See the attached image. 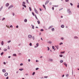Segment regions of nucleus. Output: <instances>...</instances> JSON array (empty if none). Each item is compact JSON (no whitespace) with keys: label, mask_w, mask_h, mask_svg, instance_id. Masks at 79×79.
Wrapping results in <instances>:
<instances>
[{"label":"nucleus","mask_w":79,"mask_h":79,"mask_svg":"<svg viewBox=\"0 0 79 79\" xmlns=\"http://www.w3.org/2000/svg\"><path fill=\"white\" fill-rule=\"evenodd\" d=\"M34 10L35 13H37V14H38V11H37V10H36V9H35V8Z\"/></svg>","instance_id":"obj_1"},{"label":"nucleus","mask_w":79,"mask_h":79,"mask_svg":"<svg viewBox=\"0 0 79 79\" xmlns=\"http://www.w3.org/2000/svg\"><path fill=\"white\" fill-rule=\"evenodd\" d=\"M28 37L29 38H32V35H28Z\"/></svg>","instance_id":"obj_2"},{"label":"nucleus","mask_w":79,"mask_h":79,"mask_svg":"<svg viewBox=\"0 0 79 79\" xmlns=\"http://www.w3.org/2000/svg\"><path fill=\"white\" fill-rule=\"evenodd\" d=\"M8 74V73H6L4 75L5 76H7V75Z\"/></svg>","instance_id":"obj_3"},{"label":"nucleus","mask_w":79,"mask_h":79,"mask_svg":"<svg viewBox=\"0 0 79 79\" xmlns=\"http://www.w3.org/2000/svg\"><path fill=\"white\" fill-rule=\"evenodd\" d=\"M2 72H3L4 73H6V71L5 70V69H3L2 70Z\"/></svg>","instance_id":"obj_4"},{"label":"nucleus","mask_w":79,"mask_h":79,"mask_svg":"<svg viewBox=\"0 0 79 79\" xmlns=\"http://www.w3.org/2000/svg\"><path fill=\"white\" fill-rule=\"evenodd\" d=\"M49 2V1H47L45 3V5H47Z\"/></svg>","instance_id":"obj_5"},{"label":"nucleus","mask_w":79,"mask_h":79,"mask_svg":"<svg viewBox=\"0 0 79 79\" xmlns=\"http://www.w3.org/2000/svg\"><path fill=\"white\" fill-rule=\"evenodd\" d=\"M61 27L62 28H64V25H62L61 26Z\"/></svg>","instance_id":"obj_6"},{"label":"nucleus","mask_w":79,"mask_h":79,"mask_svg":"<svg viewBox=\"0 0 79 79\" xmlns=\"http://www.w3.org/2000/svg\"><path fill=\"white\" fill-rule=\"evenodd\" d=\"M13 7V5H11L9 7V8H11V7Z\"/></svg>","instance_id":"obj_7"},{"label":"nucleus","mask_w":79,"mask_h":79,"mask_svg":"<svg viewBox=\"0 0 79 79\" xmlns=\"http://www.w3.org/2000/svg\"><path fill=\"white\" fill-rule=\"evenodd\" d=\"M51 30L52 31H55V29L54 28H53L51 29Z\"/></svg>","instance_id":"obj_8"},{"label":"nucleus","mask_w":79,"mask_h":79,"mask_svg":"<svg viewBox=\"0 0 79 79\" xmlns=\"http://www.w3.org/2000/svg\"><path fill=\"white\" fill-rule=\"evenodd\" d=\"M64 65H65V66H66V67H67V64H66L65 63H64Z\"/></svg>","instance_id":"obj_9"},{"label":"nucleus","mask_w":79,"mask_h":79,"mask_svg":"<svg viewBox=\"0 0 79 79\" xmlns=\"http://www.w3.org/2000/svg\"><path fill=\"white\" fill-rule=\"evenodd\" d=\"M3 8V6H2L1 8H0V11H1L2 10Z\"/></svg>","instance_id":"obj_10"},{"label":"nucleus","mask_w":79,"mask_h":79,"mask_svg":"<svg viewBox=\"0 0 79 79\" xmlns=\"http://www.w3.org/2000/svg\"><path fill=\"white\" fill-rule=\"evenodd\" d=\"M52 27H53V26H50V27L48 28L49 29H51V28H52Z\"/></svg>","instance_id":"obj_11"},{"label":"nucleus","mask_w":79,"mask_h":79,"mask_svg":"<svg viewBox=\"0 0 79 79\" xmlns=\"http://www.w3.org/2000/svg\"><path fill=\"white\" fill-rule=\"evenodd\" d=\"M22 5H23V6H24L25 8H26V6L25 5L23 4Z\"/></svg>","instance_id":"obj_12"},{"label":"nucleus","mask_w":79,"mask_h":79,"mask_svg":"<svg viewBox=\"0 0 79 79\" xmlns=\"http://www.w3.org/2000/svg\"><path fill=\"white\" fill-rule=\"evenodd\" d=\"M9 5V3H7L6 4V6H8Z\"/></svg>","instance_id":"obj_13"},{"label":"nucleus","mask_w":79,"mask_h":79,"mask_svg":"<svg viewBox=\"0 0 79 79\" xmlns=\"http://www.w3.org/2000/svg\"><path fill=\"white\" fill-rule=\"evenodd\" d=\"M1 44L2 45H3L4 44V43H3V41H2V43H1Z\"/></svg>","instance_id":"obj_14"},{"label":"nucleus","mask_w":79,"mask_h":79,"mask_svg":"<svg viewBox=\"0 0 79 79\" xmlns=\"http://www.w3.org/2000/svg\"><path fill=\"white\" fill-rule=\"evenodd\" d=\"M49 61H53V60L52 59H50Z\"/></svg>","instance_id":"obj_15"},{"label":"nucleus","mask_w":79,"mask_h":79,"mask_svg":"<svg viewBox=\"0 0 79 79\" xmlns=\"http://www.w3.org/2000/svg\"><path fill=\"white\" fill-rule=\"evenodd\" d=\"M60 63H63V60H60Z\"/></svg>","instance_id":"obj_16"},{"label":"nucleus","mask_w":79,"mask_h":79,"mask_svg":"<svg viewBox=\"0 0 79 79\" xmlns=\"http://www.w3.org/2000/svg\"><path fill=\"white\" fill-rule=\"evenodd\" d=\"M37 23L39 24H40V21H39V20L37 21Z\"/></svg>","instance_id":"obj_17"},{"label":"nucleus","mask_w":79,"mask_h":79,"mask_svg":"<svg viewBox=\"0 0 79 79\" xmlns=\"http://www.w3.org/2000/svg\"><path fill=\"white\" fill-rule=\"evenodd\" d=\"M31 26L32 27V29H34V25H32Z\"/></svg>","instance_id":"obj_18"},{"label":"nucleus","mask_w":79,"mask_h":79,"mask_svg":"<svg viewBox=\"0 0 79 79\" xmlns=\"http://www.w3.org/2000/svg\"><path fill=\"white\" fill-rule=\"evenodd\" d=\"M4 51L5 52H6V51H7V49H4Z\"/></svg>","instance_id":"obj_19"},{"label":"nucleus","mask_w":79,"mask_h":79,"mask_svg":"<svg viewBox=\"0 0 79 79\" xmlns=\"http://www.w3.org/2000/svg\"><path fill=\"white\" fill-rule=\"evenodd\" d=\"M32 13L33 16H35V14H34V12H32Z\"/></svg>","instance_id":"obj_20"},{"label":"nucleus","mask_w":79,"mask_h":79,"mask_svg":"<svg viewBox=\"0 0 79 79\" xmlns=\"http://www.w3.org/2000/svg\"><path fill=\"white\" fill-rule=\"evenodd\" d=\"M29 10H30V11H32V9H31V8L30 7H29Z\"/></svg>","instance_id":"obj_21"},{"label":"nucleus","mask_w":79,"mask_h":79,"mask_svg":"<svg viewBox=\"0 0 79 79\" xmlns=\"http://www.w3.org/2000/svg\"><path fill=\"white\" fill-rule=\"evenodd\" d=\"M35 17L36 18V19H37L38 20V19H37V15H35Z\"/></svg>","instance_id":"obj_22"},{"label":"nucleus","mask_w":79,"mask_h":79,"mask_svg":"<svg viewBox=\"0 0 79 79\" xmlns=\"http://www.w3.org/2000/svg\"><path fill=\"white\" fill-rule=\"evenodd\" d=\"M19 70H20V71H23V69H19Z\"/></svg>","instance_id":"obj_23"},{"label":"nucleus","mask_w":79,"mask_h":79,"mask_svg":"<svg viewBox=\"0 0 79 79\" xmlns=\"http://www.w3.org/2000/svg\"><path fill=\"white\" fill-rule=\"evenodd\" d=\"M27 19H25L24 20V22H27Z\"/></svg>","instance_id":"obj_24"},{"label":"nucleus","mask_w":79,"mask_h":79,"mask_svg":"<svg viewBox=\"0 0 79 79\" xmlns=\"http://www.w3.org/2000/svg\"><path fill=\"white\" fill-rule=\"evenodd\" d=\"M13 56H16V54H14L13 55Z\"/></svg>","instance_id":"obj_25"},{"label":"nucleus","mask_w":79,"mask_h":79,"mask_svg":"<svg viewBox=\"0 0 79 79\" xmlns=\"http://www.w3.org/2000/svg\"><path fill=\"white\" fill-rule=\"evenodd\" d=\"M29 45H30V46H32V43H30L29 44Z\"/></svg>","instance_id":"obj_26"},{"label":"nucleus","mask_w":79,"mask_h":79,"mask_svg":"<svg viewBox=\"0 0 79 79\" xmlns=\"http://www.w3.org/2000/svg\"><path fill=\"white\" fill-rule=\"evenodd\" d=\"M36 46H37V47H39V43L36 44Z\"/></svg>","instance_id":"obj_27"},{"label":"nucleus","mask_w":79,"mask_h":79,"mask_svg":"<svg viewBox=\"0 0 79 79\" xmlns=\"http://www.w3.org/2000/svg\"><path fill=\"white\" fill-rule=\"evenodd\" d=\"M43 6L44 8H46V7L45 6V5H43Z\"/></svg>","instance_id":"obj_28"},{"label":"nucleus","mask_w":79,"mask_h":79,"mask_svg":"<svg viewBox=\"0 0 79 79\" xmlns=\"http://www.w3.org/2000/svg\"><path fill=\"white\" fill-rule=\"evenodd\" d=\"M3 55V52H2L1 53V55Z\"/></svg>","instance_id":"obj_29"},{"label":"nucleus","mask_w":79,"mask_h":79,"mask_svg":"<svg viewBox=\"0 0 79 79\" xmlns=\"http://www.w3.org/2000/svg\"><path fill=\"white\" fill-rule=\"evenodd\" d=\"M7 49H8V50H10V46H8V48H7Z\"/></svg>","instance_id":"obj_30"},{"label":"nucleus","mask_w":79,"mask_h":79,"mask_svg":"<svg viewBox=\"0 0 79 79\" xmlns=\"http://www.w3.org/2000/svg\"><path fill=\"white\" fill-rule=\"evenodd\" d=\"M64 51L63 52H60V53H64Z\"/></svg>","instance_id":"obj_31"},{"label":"nucleus","mask_w":79,"mask_h":79,"mask_svg":"<svg viewBox=\"0 0 79 79\" xmlns=\"http://www.w3.org/2000/svg\"><path fill=\"white\" fill-rule=\"evenodd\" d=\"M47 48H48V51H49V50H50V48H49V47H47Z\"/></svg>","instance_id":"obj_32"},{"label":"nucleus","mask_w":79,"mask_h":79,"mask_svg":"<svg viewBox=\"0 0 79 79\" xmlns=\"http://www.w3.org/2000/svg\"><path fill=\"white\" fill-rule=\"evenodd\" d=\"M32 38L33 40H34V39H35V38H34V36L32 37Z\"/></svg>","instance_id":"obj_33"},{"label":"nucleus","mask_w":79,"mask_h":79,"mask_svg":"<svg viewBox=\"0 0 79 79\" xmlns=\"http://www.w3.org/2000/svg\"><path fill=\"white\" fill-rule=\"evenodd\" d=\"M66 77H68V76H69V75L68 74H67L66 75Z\"/></svg>","instance_id":"obj_34"},{"label":"nucleus","mask_w":79,"mask_h":79,"mask_svg":"<svg viewBox=\"0 0 79 79\" xmlns=\"http://www.w3.org/2000/svg\"><path fill=\"white\" fill-rule=\"evenodd\" d=\"M60 57H63V55H60Z\"/></svg>","instance_id":"obj_35"},{"label":"nucleus","mask_w":79,"mask_h":79,"mask_svg":"<svg viewBox=\"0 0 79 79\" xmlns=\"http://www.w3.org/2000/svg\"><path fill=\"white\" fill-rule=\"evenodd\" d=\"M23 64L21 63L20 64V66H23Z\"/></svg>","instance_id":"obj_36"},{"label":"nucleus","mask_w":79,"mask_h":79,"mask_svg":"<svg viewBox=\"0 0 79 79\" xmlns=\"http://www.w3.org/2000/svg\"><path fill=\"white\" fill-rule=\"evenodd\" d=\"M5 18H3V19H2V21H3V20H5Z\"/></svg>","instance_id":"obj_37"},{"label":"nucleus","mask_w":79,"mask_h":79,"mask_svg":"<svg viewBox=\"0 0 79 79\" xmlns=\"http://www.w3.org/2000/svg\"><path fill=\"white\" fill-rule=\"evenodd\" d=\"M52 49H55V47L54 46L52 47Z\"/></svg>","instance_id":"obj_38"},{"label":"nucleus","mask_w":79,"mask_h":79,"mask_svg":"<svg viewBox=\"0 0 79 79\" xmlns=\"http://www.w3.org/2000/svg\"><path fill=\"white\" fill-rule=\"evenodd\" d=\"M47 77H48V76H45L44 77V78H47Z\"/></svg>","instance_id":"obj_39"},{"label":"nucleus","mask_w":79,"mask_h":79,"mask_svg":"<svg viewBox=\"0 0 79 79\" xmlns=\"http://www.w3.org/2000/svg\"><path fill=\"white\" fill-rule=\"evenodd\" d=\"M35 72H33L32 73V75H34L35 74Z\"/></svg>","instance_id":"obj_40"},{"label":"nucleus","mask_w":79,"mask_h":79,"mask_svg":"<svg viewBox=\"0 0 79 79\" xmlns=\"http://www.w3.org/2000/svg\"><path fill=\"white\" fill-rule=\"evenodd\" d=\"M65 2H69V0H65Z\"/></svg>","instance_id":"obj_41"},{"label":"nucleus","mask_w":79,"mask_h":79,"mask_svg":"<svg viewBox=\"0 0 79 79\" xmlns=\"http://www.w3.org/2000/svg\"><path fill=\"white\" fill-rule=\"evenodd\" d=\"M53 6H54L55 7H57V6H58L54 5Z\"/></svg>","instance_id":"obj_42"},{"label":"nucleus","mask_w":79,"mask_h":79,"mask_svg":"<svg viewBox=\"0 0 79 79\" xmlns=\"http://www.w3.org/2000/svg\"><path fill=\"white\" fill-rule=\"evenodd\" d=\"M77 37L75 36V37H74V38H75V39H77Z\"/></svg>","instance_id":"obj_43"},{"label":"nucleus","mask_w":79,"mask_h":79,"mask_svg":"<svg viewBox=\"0 0 79 79\" xmlns=\"http://www.w3.org/2000/svg\"><path fill=\"white\" fill-rule=\"evenodd\" d=\"M39 69V68H36V70H38Z\"/></svg>","instance_id":"obj_44"},{"label":"nucleus","mask_w":79,"mask_h":79,"mask_svg":"<svg viewBox=\"0 0 79 79\" xmlns=\"http://www.w3.org/2000/svg\"><path fill=\"white\" fill-rule=\"evenodd\" d=\"M41 31H44V29H41Z\"/></svg>","instance_id":"obj_45"},{"label":"nucleus","mask_w":79,"mask_h":79,"mask_svg":"<svg viewBox=\"0 0 79 79\" xmlns=\"http://www.w3.org/2000/svg\"><path fill=\"white\" fill-rule=\"evenodd\" d=\"M52 3L51 2H50L49 3V5H52Z\"/></svg>","instance_id":"obj_46"},{"label":"nucleus","mask_w":79,"mask_h":79,"mask_svg":"<svg viewBox=\"0 0 79 79\" xmlns=\"http://www.w3.org/2000/svg\"><path fill=\"white\" fill-rule=\"evenodd\" d=\"M70 5L71 6H73V4L72 3H70Z\"/></svg>","instance_id":"obj_47"},{"label":"nucleus","mask_w":79,"mask_h":79,"mask_svg":"<svg viewBox=\"0 0 79 79\" xmlns=\"http://www.w3.org/2000/svg\"><path fill=\"white\" fill-rule=\"evenodd\" d=\"M23 4H26V2H23Z\"/></svg>","instance_id":"obj_48"},{"label":"nucleus","mask_w":79,"mask_h":79,"mask_svg":"<svg viewBox=\"0 0 79 79\" xmlns=\"http://www.w3.org/2000/svg\"><path fill=\"white\" fill-rule=\"evenodd\" d=\"M49 44H52V41L49 42Z\"/></svg>","instance_id":"obj_49"},{"label":"nucleus","mask_w":79,"mask_h":79,"mask_svg":"<svg viewBox=\"0 0 79 79\" xmlns=\"http://www.w3.org/2000/svg\"><path fill=\"white\" fill-rule=\"evenodd\" d=\"M61 44H63V43L61 42L60 43V45H61Z\"/></svg>","instance_id":"obj_50"},{"label":"nucleus","mask_w":79,"mask_h":79,"mask_svg":"<svg viewBox=\"0 0 79 79\" xmlns=\"http://www.w3.org/2000/svg\"><path fill=\"white\" fill-rule=\"evenodd\" d=\"M61 40H63V39H64V38H61Z\"/></svg>","instance_id":"obj_51"},{"label":"nucleus","mask_w":79,"mask_h":79,"mask_svg":"<svg viewBox=\"0 0 79 79\" xmlns=\"http://www.w3.org/2000/svg\"><path fill=\"white\" fill-rule=\"evenodd\" d=\"M8 42V43H10V42H11V40L9 41Z\"/></svg>","instance_id":"obj_52"},{"label":"nucleus","mask_w":79,"mask_h":79,"mask_svg":"<svg viewBox=\"0 0 79 79\" xmlns=\"http://www.w3.org/2000/svg\"><path fill=\"white\" fill-rule=\"evenodd\" d=\"M10 27H13V26H12V25L10 26Z\"/></svg>","instance_id":"obj_53"},{"label":"nucleus","mask_w":79,"mask_h":79,"mask_svg":"<svg viewBox=\"0 0 79 79\" xmlns=\"http://www.w3.org/2000/svg\"><path fill=\"white\" fill-rule=\"evenodd\" d=\"M12 15H13V16H15V13H13Z\"/></svg>","instance_id":"obj_54"},{"label":"nucleus","mask_w":79,"mask_h":79,"mask_svg":"<svg viewBox=\"0 0 79 79\" xmlns=\"http://www.w3.org/2000/svg\"><path fill=\"white\" fill-rule=\"evenodd\" d=\"M3 64H6V63L4 62L3 63Z\"/></svg>","instance_id":"obj_55"},{"label":"nucleus","mask_w":79,"mask_h":79,"mask_svg":"<svg viewBox=\"0 0 79 79\" xmlns=\"http://www.w3.org/2000/svg\"><path fill=\"white\" fill-rule=\"evenodd\" d=\"M39 35H41V33H40L39 34Z\"/></svg>","instance_id":"obj_56"},{"label":"nucleus","mask_w":79,"mask_h":79,"mask_svg":"<svg viewBox=\"0 0 79 79\" xmlns=\"http://www.w3.org/2000/svg\"><path fill=\"white\" fill-rule=\"evenodd\" d=\"M6 79H8V77H7L6 78Z\"/></svg>","instance_id":"obj_57"},{"label":"nucleus","mask_w":79,"mask_h":79,"mask_svg":"<svg viewBox=\"0 0 79 79\" xmlns=\"http://www.w3.org/2000/svg\"><path fill=\"white\" fill-rule=\"evenodd\" d=\"M16 27L17 28H18V26H17Z\"/></svg>","instance_id":"obj_58"},{"label":"nucleus","mask_w":79,"mask_h":79,"mask_svg":"<svg viewBox=\"0 0 79 79\" xmlns=\"http://www.w3.org/2000/svg\"><path fill=\"white\" fill-rule=\"evenodd\" d=\"M30 61H31V60H30V59H29V60H28V61H29V62H30Z\"/></svg>","instance_id":"obj_59"},{"label":"nucleus","mask_w":79,"mask_h":79,"mask_svg":"<svg viewBox=\"0 0 79 79\" xmlns=\"http://www.w3.org/2000/svg\"><path fill=\"white\" fill-rule=\"evenodd\" d=\"M8 58H11V56H9L8 57Z\"/></svg>","instance_id":"obj_60"},{"label":"nucleus","mask_w":79,"mask_h":79,"mask_svg":"<svg viewBox=\"0 0 79 79\" xmlns=\"http://www.w3.org/2000/svg\"><path fill=\"white\" fill-rule=\"evenodd\" d=\"M52 9L53 10H54V8H53V7H52Z\"/></svg>","instance_id":"obj_61"},{"label":"nucleus","mask_w":79,"mask_h":79,"mask_svg":"<svg viewBox=\"0 0 79 79\" xmlns=\"http://www.w3.org/2000/svg\"><path fill=\"white\" fill-rule=\"evenodd\" d=\"M77 8H79V5H78L77 6Z\"/></svg>","instance_id":"obj_62"},{"label":"nucleus","mask_w":79,"mask_h":79,"mask_svg":"<svg viewBox=\"0 0 79 79\" xmlns=\"http://www.w3.org/2000/svg\"><path fill=\"white\" fill-rule=\"evenodd\" d=\"M40 11H42V10H41V8H40Z\"/></svg>","instance_id":"obj_63"},{"label":"nucleus","mask_w":79,"mask_h":79,"mask_svg":"<svg viewBox=\"0 0 79 79\" xmlns=\"http://www.w3.org/2000/svg\"><path fill=\"white\" fill-rule=\"evenodd\" d=\"M42 56H40V58H42Z\"/></svg>","instance_id":"obj_64"}]
</instances>
